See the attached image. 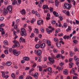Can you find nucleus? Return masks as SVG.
<instances>
[{
    "instance_id": "1",
    "label": "nucleus",
    "mask_w": 79,
    "mask_h": 79,
    "mask_svg": "<svg viewBox=\"0 0 79 79\" xmlns=\"http://www.w3.org/2000/svg\"><path fill=\"white\" fill-rule=\"evenodd\" d=\"M9 52L10 53H13L15 56H18L20 53V51H17L16 49H12V48H10Z\"/></svg>"
},
{
    "instance_id": "2",
    "label": "nucleus",
    "mask_w": 79,
    "mask_h": 79,
    "mask_svg": "<svg viewBox=\"0 0 79 79\" xmlns=\"http://www.w3.org/2000/svg\"><path fill=\"white\" fill-rule=\"evenodd\" d=\"M21 31H20V34L22 36H26L27 35L26 30L24 28L21 29Z\"/></svg>"
},
{
    "instance_id": "3",
    "label": "nucleus",
    "mask_w": 79,
    "mask_h": 79,
    "mask_svg": "<svg viewBox=\"0 0 79 79\" xmlns=\"http://www.w3.org/2000/svg\"><path fill=\"white\" fill-rule=\"evenodd\" d=\"M64 7L68 10H70L72 7V6L71 4H69L68 3H65L64 5Z\"/></svg>"
},
{
    "instance_id": "4",
    "label": "nucleus",
    "mask_w": 79,
    "mask_h": 79,
    "mask_svg": "<svg viewBox=\"0 0 79 79\" xmlns=\"http://www.w3.org/2000/svg\"><path fill=\"white\" fill-rule=\"evenodd\" d=\"M13 42L15 44L16 46V47H19L20 46V44L19 42L14 40H13Z\"/></svg>"
},
{
    "instance_id": "5",
    "label": "nucleus",
    "mask_w": 79,
    "mask_h": 79,
    "mask_svg": "<svg viewBox=\"0 0 79 79\" xmlns=\"http://www.w3.org/2000/svg\"><path fill=\"white\" fill-rule=\"evenodd\" d=\"M48 60L50 61L49 62L50 63H52V64H53L55 62V60L52 57H48Z\"/></svg>"
},
{
    "instance_id": "6",
    "label": "nucleus",
    "mask_w": 79,
    "mask_h": 79,
    "mask_svg": "<svg viewBox=\"0 0 79 79\" xmlns=\"http://www.w3.org/2000/svg\"><path fill=\"white\" fill-rule=\"evenodd\" d=\"M42 43V42H39V44H40V47L41 48H44L45 46V44L44 43H43L42 44H41Z\"/></svg>"
},
{
    "instance_id": "7",
    "label": "nucleus",
    "mask_w": 79,
    "mask_h": 79,
    "mask_svg": "<svg viewBox=\"0 0 79 79\" xmlns=\"http://www.w3.org/2000/svg\"><path fill=\"white\" fill-rule=\"evenodd\" d=\"M39 75V74L36 72L34 74H33L32 76H33L35 78V79H37L38 78V76Z\"/></svg>"
},
{
    "instance_id": "8",
    "label": "nucleus",
    "mask_w": 79,
    "mask_h": 79,
    "mask_svg": "<svg viewBox=\"0 0 79 79\" xmlns=\"http://www.w3.org/2000/svg\"><path fill=\"white\" fill-rule=\"evenodd\" d=\"M44 21L43 20H39L37 22V24L38 25H41L43 24Z\"/></svg>"
},
{
    "instance_id": "9",
    "label": "nucleus",
    "mask_w": 79,
    "mask_h": 79,
    "mask_svg": "<svg viewBox=\"0 0 79 79\" xmlns=\"http://www.w3.org/2000/svg\"><path fill=\"white\" fill-rule=\"evenodd\" d=\"M42 53V51L41 50L39 49L37 51V55L40 56L41 55Z\"/></svg>"
},
{
    "instance_id": "10",
    "label": "nucleus",
    "mask_w": 79,
    "mask_h": 79,
    "mask_svg": "<svg viewBox=\"0 0 79 79\" xmlns=\"http://www.w3.org/2000/svg\"><path fill=\"white\" fill-rule=\"evenodd\" d=\"M12 7L11 6H9L7 7V10L9 11H11L12 10Z\"/></svg>"
},
{
    "instance_id": "11",
    "label": "nucleus",
    "mask_w": 79,
    "mask_h": 79,
    "mask_svg": "<svg viewBox=\"0 0 79 79\" xmlns=\"http://www.w3.org/2000/svg\"><path fill=\"white\" fill-rule=\"evenodd\" d=\"M19 42H22L23 43H25L26 42L25 40L24 39H23V37H20L19 39Z\"/></svg>"
},
{
    "instance_id": "12",
    "label": "nucleus",
    "mask_w": 79,
    "mask_h": 79,
    "mask_svg": "<svg viewBox=\"0 0 79 79\" xmlns=\"http://www.w3.org/2000/svg\"><path fill=\"white\" fill-rule=\"evenodd\" d=\"M63 39H64L65 40H69L70 38V36L69 35H65L63 37Z\"/></svg>"
},
{
    "instance_id": "13",
    "label": "nucleus",
    "mask_w": 79,
    "mask_h": 79,
    "mask_svg": "<svg viewBox=\"0 0 79 79\" xmlns=\"http://www.w3.org/2000/svg\"><path fill=\"white\" fill-rule=\"evenodd\" d=\"M20 12L23 15H25L26 14L25 10L24 9L20 11Z\"/></svg>"
},
{
    "instance_id": "14",
    "label": "nucleus",
    "mask_w": 79,
    "mask_h": 79,
    "mask_svg": "<svg viewBox=\"0 0 79 79\" xmlns=\"http://www.w3.org/2000/svg\"><path fill=\"white\" fill-rule=\"evenodd\" d=\"M12 64V62L10 61H8L6 63V64L7 66H10Z\"/></svg>"
},
{
    "instance_id": "15",
    "label": "nucleus",
    "mask_w": 79,
    "mask_h": 79,
    "mask_svg": "<svg viewBox=\"0 0 79 79\" xmlns=\"http://www.w3.org/2000/svg\"><path fill=\"white\" fill-rule=\"evenodd\" d=\"M43 9H48V10L49 9V8L48 7V5H44L43 6Z\"/></svg>"
},
{
    "instance_id": "16",
    "label": "nucleus",
    "mask_w": 79,
    "mask_h": 79,
    "mask_svg": "<svg viewBox=\"0 0 79 79\" xmlns=\"http://www.w3.org/2000/svg\"><path fill=\"white\" fill-rule=\"evenodd\" d=\"M3 10V14L4 15H6L8 13L7 10L6 9H4Z\"/></svg>"
},
{
    "instance_id": "17",
    "label": "nucleus",
    "mask_w": 79,
    "mask_h": 79,
    "mask_svg": "<svg viewBox=\"0 0 79 79\" xmlns=\"http://www.w3.org/2000/svg\"><path fill=\"white\" fill-rule=\"evenodd\" d=\"M74 75H75L76 76H73V79H77L78 78V77H77V74L75 73L74 74Z\"/></svg>"
},
{
    "instance_id": "18",
    "label": "nucleus",
    "mask_w": 79,
    "mask_h": 79,
    "mask_svg": "<svg viewBox=\"0 0 79 79\" xmlns=\"http://www.w3.org/2000/svg\"><path fill=\"white\" fill-rule=\"evenodd\" d=\"M53 14L56 17H58L59 16V14L58 13H57L56 11H54L53 12Z\"/></svg>"
},
{
    "instance_id": "19",
    "label": "nucleus",
    "mask_w": 79,
    "mask_h": 79,
    "mask_svg": "<svg viewBox=\"0 0 79 79\" xmlns=\"http://www.w3.org/2000/svg\"><path fill=\"white\" fill-rule=\"evenodd\" d=\"M37 68L39 69V71L40 72H41L43 70L42 67L40 66H38Z\"/></svg>"
},
{
    "instance_id": "20",
    "label": "nucleus",
    "mask_w": 79,
    "mask_h": 79,
    "mask_svg": "<svg viewBox=\"0 0 79 79\" xmlns=\"http://www.w3.org/2000/svg\"><path fill=\"white\" fill-rule=\"evenodd\" d=\"M46 31L48 34H50V32H52V30H49L48 28H46Z\"/></svg>"
},
{
    "instance_id": "21",
    "label": "nucleus",
    "mask_w": 79,
    "mask_h": 79,
    "mask_svg": "<svg viewBox=\"0 0 79 79\" xmlns=\"http://www.w3.org/2000/svg\"><path fill=\"white\" fill-rule=\"evenodd\" d=\"M17 2L16 0H14L13 2H12V4L13 5H15L16 3L17 5H19V4L17 3Z\"/></svg>"
},
{
    "instance_id": "22",
    "label": "nucleus",
    "mask_w": 79,
    "mask_h": 79,
    "mask_svg": "<svg viewBox=\"0 0 79 79\" xmlns=\"http://www.w3.org/2000/svg\"><path fill=\"white\" fill-rule=\"evenodd\" d=\"M23 59L25 60H30V58L28 57H24Z\"/></svg>"
},
{
    "instance_id": "23",
    "label": "nucleus",
    "mask_w": 79,
    "mask_h": 79,
    "mask_svg": "<svg viewBox=\"0 0 79 79\" xmlns=\"http://www.w3.org/2000/svg\"><path fill=\"white\" fill-rule=\"evenodd\" d=\"M66 31L67 32H68L69 31H71V28L70 26H69L68 28L66 29Z\"/></svg>"
},
{
    "instance_id": "24",
    "label": "nucleus",
    "mask_w": 79,
    "mask_h": 79,
    "mask_svg": "<svg viewBox=\"0 0 79 79\" xmlns=\"http://www.w3.org/2000/svg\"><path fill=\"white\" fill-rule=\"evenodd\" d=\"M59 2L57 0H55V6H56L58 7V6Z\"/></svg>"
},
{
    "instance_id": "25",
    "label": "nucleus",
    "mask_w": 79,
    "mask_h": 79,
    "mask_svg": "<svg viewBox=\"0 0 79 79\" xmlns=\"http://www.w3.org/2000/svg\"><path fill=\"white\" fill-rule=\"evenodd\" d=\"M52 68L51 67H48V71L50 72H51L52 71Z\"/></svg>"
},
{
    "instance_id": "26",
    "label": "nucleus",
    "mask_w": 79,
    "mask_h": 79,
    "mask_svg": "<svg viewBox=\"0 0 79 79\" xmlns=\"http://www.w3.org/2000/svg\"><path fill=\"white\" fill-rule=\"evenodd\" d=\"M73 63H69V68H71L73 67Z\"/></svg>"
},
{
    "instance_id": "27",
    "label": "nucleus",
    "mask_w": 79,
    "mask_h": 79,
    "mask_svg": "<svg viewBox=\"0 0 79 79\" xmlns=\"http://www.w3.org/2000/svg\"><path fill=\"white\" fill-rule=\"evenodd\" d=\"M34 32L36 34H38L39 33L38 29L36 28H35V31H34Z\"/></svg>"
},
{
    "instance_id": "28",
    "label": "nucleus",
    "mask_w": 79,
    "mask_h": 79,
    "mask_svg": "<svg viewBox=\"0 0 79 79\" xmlns=\"http://www.w3.org/2000/svg\"><path fill=\"white\" fill-rule=\"evenodd\" d=\"M47 44H48V45H49V46H51V41H50L49 40H47Z\"/></svg>"
},
{
    "instance_id": "29",
    "label": "nucleus",
    "mask_w": 79,
    "mask_h": 79,
    "mask_svg": "<svg viewBox=\"0 0 79 79\" xmlns=\"http://www.w3.org/2000/svg\"><path fill=\"white\" fill-rule=\"evenodd\" d=\"M70 73H75V69L74 68H73L72 70L71 71H70Z\"/></svg>"
},
{
    "instance_id": "30",
    "label": "nucleus",
    "mask_w": 79,
    "mask_h": 79,
    "mask_svg": "<svg viewBox=\"0 0 79 79\" xmlns=\"http://www.w3.org/2000/svg\"><path fill=\"white\" fill-rule=\"evenodd\" d=\"M56 45L57 47H60L61 46L60 43H57Z\"/></svg>"
},
{
    "instance_id": "31",
    "label": "nucleus",
    "mask_w": 79,
    "mask_h": 79,
    "mask_svg": "<svg viewBox=\"0 0 79 79\" xmlns=\"http://www.w3.org/2000/svg\"><path fill=\"white\" fill-rule=\"evenodd\" d=\"M35 15L37 16L38 17H40V14L37 12H36L35 13Z\"/></svg>"
},
{
    "instance_id": "32",
    "label": "nucleus",
    "mask_w": 79,
    "mask_h": 79,
    "mask_svg": "<svg viewBox=\"0 0 79 79\" xmlns=\"http://www.w3.org/2000/svg\"><path fill=\"white\" fill-rule=\"evenodd\" d=\"M64 73L65 75L68 74V70L67 69H65L64 71Z\"/></svg>"
},
{
    "instance_id": "33",
    "label": "nucleus",
    "mask_w": 79,
    "mask_h": 79,
    "mask_svg": "<svg viewBox=\"0 0 79 79\" xmlns=\"http://www.w3.org/2000/svg\"><path fill=\"white\" fill-rule=\"evenodd\" d=\"M4 44L7 45L8 44V41L7 40H5L3 42Z\"/></svg>"
},
{
    "instance_id": "34",
    "label": "nucleus",
    "mask_w": 79,
    "mask_h": 79,
    "mask_svg": "<svg viewBox=\"0 0 79 79\" xmlns=\"http://www.w3.org/2000/svg\"><path fill=\"white\" fill-rule=\"evenodd\" d=\"M35 47L37 49H38L40 47V45L38 44H37L35 45Z\"/></svg>"
},
{
    "instance_id": "35",
    "label": "nucleus",
    "mask_w": 79,
    "mask_h": 79,
    "mask_svg": "<svg viewBox=\"0 0 79 79\" xmlns=\"http://www.w3.org/2000/svg\"><path fill=\"white\" fill-rule=\"evenodd\" d=\"M60 31V29H59V28L57 29L56 30V33L57 34Z\"/></svg>"
},
{
    "instance_id": "36",
    "label": "nucleus",
    "mask_w": 79,
    "mask_h": 79,
    "mask_svg": "<svg viewBox=\"0 0 79 79\" xmlns=\"http://www.w3.org/2000/svg\"><path fill=\"white\" fill-rule=\"evenodd\" d=\"M54 41L56 42H57L59 41V40L56 38H55L54 39Z\"/></svg>"
},
{
    "instance_id": "37",
    "label": "nucleus",
    "mask_w": 79,
    "mask_h": 79,
    "mask_svg": "<svg viewBox=\"0 0 79 79\" xmlns=\"http://www.w3.org/2000/svg\"><path fill=\"white\" fill-rule=\"evenodd\" d=\"M11 76L12 77L15 78V74L13 73L11 74Z\"/></svg>"
},
{
    "instance_id": "38",
    "label": "nucleus",
    "mask_w": 79,
    "mask_h": 79,
    "mask_svg": "<svg viewBox=\"0 0 79 79\" xmlns=\"http://www.w3.org/2000/svg\"><path fill=\"white\" fill-rule=\"evenodd\" d=\"M56 23V21L55 20H52V21H51V23H52V24H55Z\"/></svg>"
},
{
    "instance_id": "39",
    "label": "nucleus",
    "mask_w": 79,
    "mask_h": 79,
    "mask_svg": "<svg viewBox=\"0 0 79 79\" xmlns=\"http://www.w3.org/2000/svg\"><path fill=\"white\" fill-rule=\"evenodd\" d=\"M37 64L36 63H34L32 66V67L35 68Z\"/></svg>"
},
{
    "instance_id": "40",
    "label": "nucleus",
    "mask_w": 79,
    "mask_h": 79,
    "mask_svg": "<svg viewBox=\"0 0 79 79\" xmlns=\"http://www.w3.org/2000/svg\"><path fill=\"white\" fill-rule=\"evenodd\" d=\"M67 26H68L67 23H64V27L65 28H67Z\"/></svg>"
},
{
    "instance_id": "41",
    "label": "nucleus",
    "mask_w": 79,
    "mask_h": 79,
    "mask_svg": "<svg viewBox=\"0 0 79 79\" xmlns=\"http://www.w3.org/2000/svg\"><path fill=\"white\" fill-rule=\"evenodd\" d=\"M48 2L49 3H54V2L53 0H48Z\"/></svg>"
},
{
    "instance_id": "42",
    "label": "nucleus",
    "mask_w": 79,
    "mask_h": 79,
    "mask_svg": "<svg viewBox=\"0 0 79 79\" xmlns=\"http://www.w3.org/2000/svg\"><path fill=\"white\" fill-rule=\"evenodd\" d=\"M17 25V24H15V25L14 26V28L15 29H18V26Z\"/></svg>"
},
{
    "instance_id": "43",
    "label": "nucleus",
    "mask_w": 79,
    "mask_h": 79,
    "mask_svg": "<svg viewBox=\"0 0 79 79\" xmlns=\"http://www.w3.org/2000/svg\"><path fill=\"white\" fill-rule=\"evenodd\" d=\"M4 19V18L3 17H0V21H3Z\"/></svg>"
},
{
    "instance_id": "44",
    "label": "nucleus",
    "mask_w": 79,
    "mask_h": 79,
    "mask_svg": "<svg viewBox=\"0 0 79 79\" xmlns=\"http://www.w3.org/2000/svg\"><path fill=\"white\" fill-rule=\"evenodd\" d=\"M41 31L42 32V33H44V28H41Z\"/></svg>"
},
{
    "instance_id": "45",
    "label": "nucleus",
    "mask_w": 79,
    "mask_h": 79,
    "mask_svg": "<svg viewBox=\"0 0 79 79\" xmlns=\"http://www.w3.org/2000/svg\"><path fill=\"white\" fill-rule=\"evenodd\" d=\"M70 55L71 56H72L73 55V53H72V51H71L70 52Z\"/></svg>"
},
{
    "instance_id": "46",
    "label": "nucleus",
    "mask_w": 79,
    "mask_h": 79,
    "mask_svg": "<svg viewBox=\"0 0 79 79\" xmlns=\"http://www.w3.org/2000/svg\"><path fill=\"white\" fill-rule=\"evenodd\" d=\"M66 14L67 16H70V13L69 11H67V13H66Z\"/></svg>"
},
{
    "instance_id": "47",
    "label": "nucleus",
    "mask_w": 79,
    "mask_h": 79,
    "mask_svg": "<svg viewBox=\"0 0 79 79\" xmlns=\"http://www.w3.org/2000/svg\"><path fill=\"white\" fill-rule=\"evenodd\" d=\"M19 21V19H18L16 20V22L15 24H18Z\"/></svg>"
},
{
    "instance_id": "48",
    "label": "nucleus",
    "mask_w": 79,
    "mask_h": 79,
    "mask_svg": "<svg viewBox=\"0 0 79 79\" xmlns=\"http://www.w3.org/2000/svg\"><path fill=\"white\" fill-rule=\"evenodd\" d=\"M53 52H54V53H56L57 52V50L56 49H55L53 50Z\"/></svg>"
},
{
    "instance_id": "49",
    "label": "nucleus",
    "mask_w": 79,
    "mask_h": 79,
    "mask_svg": "<svg viewBox=\"0 0 79 79\" xmlns=\"http://www.w3.org/2000/svg\"><path fill=\"white\" fill-rule=\"evenodd\" d=\"M78 42L77 40H75L73 41V42L74 44H77V42Z\"/></svg>"
},
{
    "instance_id": "50",
    "label": "nucleus",
    "mask_w": 79,
    "mask_h": 79,
    "mask_svg": "<svg viewBox=\"0 0 79 79\" xmlns=\"http://www.w3.org/2000/svg\"><path fill=\"white\" fill-rule=\"evenodd\" d=\"M4 53L6 54H8V52L7 50H5L4 51Z\"/></svg>"
},
{
    "instance_id": "51",
    "label": "nucleus",
    "mask_w": 79,
    "mask_h": 79,
    "mask_svg": "<svg viewBox=\"0 0 79 79\" xmlns=\"http://www.w3.org/2000/svg\"><path fill=\"white\" fill-rule=\"evenodd\" d=\"M4 31V29L2 28H0V31L1 32H2Z\"/></svg>"
},
{
    "instance_id": "52",
    "label": "nucleus",
    "mask_w": 79,
    "mask_h": 79,
    "mask_svg": "<svg viewBox=\"0 0 79 79\" xmlns=\"http://www.w3.org/2000/svg\"><path fill=\"white\" fill-rule=\"evenodd\" d=\"M60 57V55L59 54H57L56 56V57L57 58H59Z\"/></svg>"
},
{
    "instance_id": "53",
    "label": "nucleus",
    "mask_w": 79,
    "mask_h": 79,
    "mask_svg": "<svg viewBox=\"0 0 79 79\" xmlns=\"http://www.w3.org/2000/svg\"><path fill=\"white\" fill-rule=\"evenodd\" d=\"M59 18L60 19V21H62L63 20V18L61 16H59Z\"/></svg>"
},
{
    "instance_id": "54",
    "label": "nucleus",
    "mask_w": 79,
    "mask_h": 79,
    "mask_svg": "<svg viewBox=\"0 0 79 79\" xmlns=\"http://www.w3.org/2000/svg\"><path fill=\"white\" fill-rule=\"evenodd\" d=\"M5 32L4 31H3L1 32V35H5Z\"/></svg>"
},
{
    "instance_id": "55",
    "label": "nucleus",
    "mask_w": 79,
    "mask_h": 79,
    "mask_svg": "<svg viewBox=\"0 0 79 79\" xmlns=\"http://www.w3.org/2000/svg\"><path fill=\"white\" fill-rule=\"evenodd\" d=\"M63 69V67L62 66H60V69H59V71H60V70H62Z\"/></svg>"
},
{
    "instance_id": "56",
    "label": "nucleus",
    "mask_w": 79,
    "mask_h": 79,
    "mask_svg": "<svg viewBox=\"0 0 79 79\" xmlns=\"http://www.w3.org/2000/svg\"><path fill=\"white\" fill-rule=\"evenodd\" d=\"M64 63L63 62H61L60 63V65L61 66H62L64 65Z\"/></svg>"
},
{
    "instance_id": "57",
    "label": "nucleus",
    "mask_w": 79,
    "mask_h": 79,
    "mask_svg": "<svg viewBox=\"0 0 79 79\" xmlns=\"http://www.w3.org/2000/svg\"><path fill=\"white\" fill-rule=\"evenodd\" d=\"M27 77H28L29 79H32V78L31 76L29 75L27 76Z\"/></svg>"
},
{
    "instance_id": "58",
    "label": "nucleus",
    "mask_w": 79,
    "mask_h": 79,
    "mask_svg": "<svg viewBox=\"0 0 79 79\" xmlns=\"http://www.w3.org/2000/svg\"><path fill=\"white\" fill-rule=\"evenodd\" d=\"M49 10H50V11L51 12H53L54 10L53 8H51Z\"/></svg>"
},
{
    "instance_id": "59",
    "label": "nucleus",
    "mask_w": 79,
    "mask_h": 79,
    "mask_svg": "<svg viewBox=\"0 0 79 79\" xmlns=\"http://www.w3.org/2000/svg\"><path fill=\"white\" fill-rule=\"evenodd\" d=\"M76 24H79V21L77 20H76Z\"/></svg>"
},
{
    "instance_id": "60",
    "label": "nucleus",
    "mask_w": 79,
    "mask_h": 79,
    "mask_svg": "<svg viewBox=\"0 0 79 79\" xmlns=\"http://www.w3.org/2000/svg\"><path fill=\"white\" fill-rule=\"evenodd\" d=\"M63 35H64V34L63 33L59 34H58V35L60 36H62Z\"/></svg>"
},
{
    "instance_id": "61",
    "label": "nucleus",
    "mask_w": 79,
    "mask_h": 79,
    "mask_svg": "<svg viewBox=\"0 0 79 79\" xmlns=\"http://www.w3.org/2000/svg\"><path fill=\"white\" fill-rule=\"evenodd\" d=\"M5 25L4 24H2L0 25V27H4Z\"/></svg>"
},
{
    "instance_id": "62",
    "label": "nucleus",
    "mask_w": 79,
    "mask_h": 79,
    "mask_svg": "<svg viewBox=\"0 0 79 79\" xmlns=\"http://www.w3.org/2000/svg\"><path fill=\"white\" fill-rule=\"evenodd\" d=\"M48 40H45V39H44L43 40V41L44 42V43L47 42L48 41Z\"/></svg>"
},
{
    "instance_id": "63",
    "label": "nucleus",
    "mask_w": 79,
    "mask_h": 79,
    "mask_svg": "<svg viewBox=\"0 0 79 79\" xmlns=\"http://www.w3.org/2000/svg\"><path fill=\"white\" fill-rule=\"evenodd\" d=\"M76 38H77V36H74L73 37L72 39L73 40H75Z\"/></svg>"
},
{
    "instance_id": "64",
    "label": "nucleus",
    "mask_w": 79,
    "mask_h": 79,
    "mask_svg": "<svg viewBox=\"0 0 79 79\" xmlns=\"http://www.w3.org/2000/svg\"><path fill=\"white\" fill-rule=\"evenodd\" d=\"M19 79H23V77L22 76H20L19 77Z\"/></svg>"
}]
</instances>
